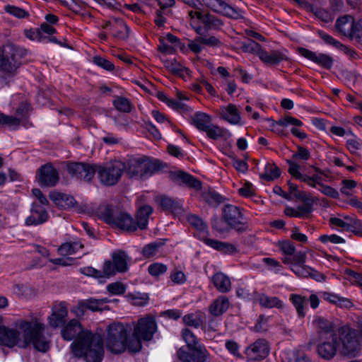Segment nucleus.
Segmentation results:
<instances>
[{"mask_svg":"<svg viewBox=\"0 0 362 362\" xmlns=\"http://www.w3.org/2000/svg\"><path fill=\"white\" fill-rule=\"evenodd\" d=\"M158 327L152 315H146L130 323L113 322L107 329L105 344L112 353L125 351L138 353L142 349V342L153 339Z\"/></svg>","mask_w":362,"mask_h":362,"instance_id":"1","label":"nucleus"},{"mask_svg":"<svg viewBox=\"0 0 362 362\" xmlns=\"http://www.w3.org/2000/svg\"><path fill=\"white\" fill-rule=\"evenodd\" d=\"M15 326L0 325L1 346L26 349L32 345L40 352L49 350L51 341L44 334L46 325L40 318L32 315L30 320L21 319L16 321Z\"/></svg>","mask_w":362,"mask_h":362,"instance_id":"2","label":"nucleus"},{"mask_svg":"<svg viewBox=\"0 0 362 362\" xmlns=\"http://www.w3.org/2000/svg\"><path fill=\"white\" fill-rule=\"evenodd\" d=\"M279 249L284 256L281 261L284 264L289 265L290 269L299 277H310L317 281L324 280V275L313 268L305 264L307 252L296 251L294 244L290 240L279 241Z\"/></svg>","mask_w":362,"mask_h":362,"instance_id":"3","label":"nucleus"},{"mask_svg":"<svg viewBox=\"0 0 362 362\" xmlns=\"http://www.w3.org/2000/svg\"><path fill=\"white\" fill-rule=\"evenodd\" d=\"M71 349L74 356H83L86 362H101L103 357V339L92 332L83 341H73Z\"/></svg>","mask_w":362,"mask_h":362,"instance_id":"4","label":"nucleus"},{"mask_svg":"<svg viewBox=\"0 0 362 362\" xmlns=\"http://www.w3.org/2000/svg\"><path fill=\"white\" fill-rule=\"evenodd\" d=\"M124 171L129 177L136 179H146L160 169L158 160L145 156H137L129 158L124 162Z\"/></svg>","mask_w":362,"mask_h":362,"instance_id":"5","label":"nucleus"},{"mask_svg":"<svg viewBox=\"0 0 362 362\" xmlns=\"http://www.w3.org/2000/svg\"><path fill=\"white\" fill-rule=\"evenodd\" d=\"M288 164V172L295 178L305 182L310 187L316 188L320 187L319 190L325 195L334 199L339 197V194L337 189L333 187L325 185L323 183V173L319 168H315V173L313 175H303L300 173V166L293 160H287Z\"/></svg>","mask_w":362,"mask_h":362,"instance_id":"6","label":"nucleus"},{"mask_svg":"<svg viewBox=\"0 0 362 362\" xmlns=\"http://www.w3.org/2000/svg\"><path fill=\"white\" fill-rule=\"evenodd\" d=\"M340 353L344 356L355 357L359 354L361 351L362 344V329L360 331L350 328H342L339 331L338 337Z\"/></svg>","mask_w":362,"mask_h":362,"instance_id":"7","label":"nucleus"},{"mask_svg":"<svg viewBox=\"0 0 362 362\" xmlns=\"http://www.w3.org/2000/svg\"><path fill=\"white\" fill-rule=\"evenodd\" d=\"M100 182L106 186L116 185L124 172V163L119 160H113L103 165H95Z\"/></svg>","mask_w":362,"mask_h":362,"instance_id":"8","label":"nucleus"},{"mask_svg":"<svg viewBox=\"0 0 362 362\" xmlns=\"http://www.w3.org/2000/svg\"><path fill=\"white\" fill-rule=\"evenodd\" d=\"M23 56V52L20 48L13 45H5L0 56V68L8 73L14 72L21 65Z\"/></svg>","mask_w":362,"mask_h":362,"instance_id":"9","label":"nucleus"},{"mask_svg":"<svg viewBox=\"0 0 362 362\" xmlns=\"http://www.w3.org/2000/svg\"><path fill=\"white\" fill-rule=\"evenodd\" d=\"M223 221L228 228L238 231H245L248 229L247 220L245 218L240 209L234 205L227 204L223 208Z\"/></svg>","mask_w":362,"mask_h":362,"instance_id":"10","label":"nucleus"},{"mask_svg":"<svg viewBox=\"0 0 362 362\" xmlns=\"http://www.w3.org/2000/svg\"><path fill=\"white\" fill-rule=\"evenodd\" d=\"M90 333L91 332L83 328L81 322L76 319H72L64 323L61 327L62 337L68 341L74 339V341H83Z\"/></svg>","mask_w":362,"mask_h":362,"instance_id":"11","label":"nucleus"},{"mask_svg":"<svg viewBox=\"0 0 362 362\" xmlns=\"http://www.w3.org/2000/svg\"><path fill=\"white\" fill-rule=\"evenodd\" d=\"M112 262L107 261L103 264V273L107 277L117 272H125L128 269V263L130 257L122 250H117L112 253Z\"/></svg>","mask_w":362,"mask_h":362,"instance_id":"12","label":"nucleus"},{"mask_svg":"<svg viewBox=\"0 0 362 362\" xmlns=\"http://www.w3.org/2000/svg\"><path fill=\"white\" fill-rule=\"evenodd\" d=\"M320 341L317 346L318 355L326 360L333 358L339 349V339L336 333H331L329 336L321 337Z\"/></svg>","mask_w":362,"mask_h":362,"instance_id":"13","label":"nucleus"},{"mask_svg":"<svg viewBox=\"0 0 362 362\" xmlns=\"http://www.w3.org/2000/svg\"><path fill=\"white\" fill-rule=\"evenodd\" d=\"M189 24L194 25L197 20L200 21L206 30H218L223 25V21L209 13H204L202 10H191L188 11Z\"/></svg>","mask_w":362,"mask_h":362,"instance_id":"14","label":"nucleus"},{"mask_svg":"<svg viewBox=\"0 0 362 362\" xmlns=\"http://www.w3.org/2000/svg\"><path fill=\"white\" fill-rule=\"evenodd\" d=\"M202 1L206 7L216 13L234 19L243 18L242 10L233 7L222 0H202Z\"/></svg>","mask_w":362,"mask_h":362,"instance_id":"15","label":"nucleus"},{"mask_svg":"<svg viewBox=\"0 0 362 362\" xmlns=\"http://www.w3.org/2000/svg\"><path fill=\"white\" fill-rule=\"evenodd\" d=\"M66 168L71 177L85 181H90L96 173L95 165L83 163H69Z\"/></svg>","mask_w":362,"mask_h":362,"instance_id":"16","label":"nucleus"},{"mask_svg":"<svg viewBox=\"0 0 362 362\" xmlns=\"http://www.w3.org/2000/svg\"><path fill=\"white\" fill-rule=\"evenodd\" d=\"M36 178L42 187H53L59 179L57 170L51 164L40 167L37 171Z\"/></svg>","mask_w":362,"mask_h":362,"instance_id":"17","label":"nucleus"},{"mask_svg":"<svg viewBox=\"0 0 362 362\" xmlns=\"http://www.w3.org/2000/svg\"><path fill=\"white\" fill-rule=\"evenodd\" d=\"M68 315V309L64 303H56L52 308V313L47 317V322L50 327L57 328L62 325Z\"/></svg>","mask_w":362,"mask_h":362,"instance_id":"18","label":"nucleus"},{"mask_svg":"<svg viewBox=\"0 0 362 362\" xmlns=\"http://www.w3.org/2000/svg\"><path fill=\"white\" fill-rule=\"evenodd\" d=\"M170 179L180 186H185L199 189L201 188V182L192 175L181 170L173 171L170 173Z\"/></svg>","mask_w":362,"mask_h":362,"instance_id":"19","label":"nucleus"},{"mask_svg":"<svg viewBox=\"0 0 362 362\" xmlns=\"http://www.w3.org/2000/svg\"><path fill=\"white\" fill-rule=\"evenodd\" d=\"M258 57L264 64L269 66H276L281 62L288 59L285 51L275 49L267 51L263 48L259 53Z\"/></svg>","mask_w":362,"mask_h":362,"instance_id":"20","label":"nucleus"},{"mask_svg":"<svg viewBox=\"0 0 362 362\" xmlns=\"http://www.w3.org/2000/svg\"><path fill=\"white\" fill-rule=\"evenodd\" d=\"M269 354V346L265 340L259 339L251 344L246 350L247 358L252 361L264 358Z\"/></svg>","mask_w":362,"mask_h":362,"instance_id":"21","label":"nucleus"},{"mask_svg":"<svg viewBox=\"0 0 362 362\" xmlns=\"http://www.w3.org/2000/svg\"><path fill=\"white\" fill-rule=\"evenodd\" d=\"M311 326L317 330L320 338L335 333L332 322L319 315L313 317Z\"/></svg>","mask_w":362,"mask_h":362,"instance_id":"22","label":"nucleus"},{"mask_svg":"<svg viewBox=\"0 0 362 362\" xmlns=\"http://www.w3.org/2000/svg\"><path fill=\"white\" fill-rule=\"evenodd\" d=\"M299 53L304 57L314 62L325 69H329L333 64V59L325 54H317L305 48H299Z\"/></svg>","mask_w":362,"mask_h":362,"instance_id":"23","label":"nucleus"},{"mask_svg":"<svg viewBox=\"0 0 362 362\" xmlns=\"http://www.w3.org/2000/svg\"><path fill=\"white\" fill-rule=\"evenodd\" d=\"M180 100H175L169 98L167 95L161 91H156V96L160 100L165 103L169 107H171L175 111L189 112L191 111V107L187 103H183L182 100H188L187 98L179 94Z\"/></svg>","mask_w":362,"mask_h":362,"instance_id":"24","label":"nucleus"},{"mask_svg":"<svg viewBox=\"0 0 362 362\" xmlns=\"http://www.w3.org/2000/svg\"><path fill=\"white\" fill-rule=\"evenodd\" d=\"M202 240L208 246L225 255L237 252L235 246L230 243L222 242L208 237L202 238Z\"/></svg>","mask_w":362,"mask_h":362,"instance_id":"25","label":"nucleus"},{"mask_svg":"<svg viewBox=\"0 0 362 362\" xmlns=\"http://www.w3.org/2000/svg\"><path fill=\"white\" fill-rule=\"evenodd\" d=\"M110 301V300L106 298L100 299L90 298L88 299L80 301L78 304V308L81 310L88 309L93 312L99 311L105 309L104 305Z\"/></svg>","mask_w":362,"mask_h":362,"instance_id":"26","label":"nucleus"},{"mask_svg":"<svg viewBox=\"0 0 362 362\" xmlns=\"http://www.w3.org/2000/svg\"><path fill=\"white\" fill-rule=\"evenodd\" d=\"M230 305L227 297L221 296L214 300L209 307V312L213 316H220L228 309Z\"/></svg>","mask_w":362,"mask_h":362,"instance_id":"27","label":"nucleus"},{"mask_svg":"<svg viewBox=\"0 0 362 362\" xmlns=\"http://www.w3.org/2000/svg\"><path fill=\"white\" fill-rule=\"evenodd\" d=\"M113 226L128 232L135 231L138 228L136 221L127 214L122 212H119Z\"/></svg>","mask_w":362,"mask_h":362,"instance_id":"28","label":"nucleus"},{"mask_svg":"<svg viewBox=\"0 0 362 362\" xmlns=\"http://www.w3.org/2000/svg\"><path fill=\"white\" fill-rule=\"evenodd\" d=\"M47 219V214L42 206L34 205L31 214L25 219L28 226L38 225L44 223Z\"/></svg>","mask_w":362,"mask_h":362,"instance_id":"29","label":"nucleus"},{"mask_svg":"<svg viewBox=\"0 0 362 362\" xmlns=\"http://www.w3.org/2000/svg\"><path fill=\"white\" fill-rule=\"evenodd\" d=\"M258 302L262 308H276L281 310L284 308V303L276 296H269L264 293H260L257 297Z\"/></svg>","mask_w":362,"mask_h":362,"instance_id":"30","label":"nucleus"},{"mask_svg":"<svg viewBox=\"0 0 362 362\" xmlns=\"http://www.w3.org/2000/svg\"><path fill=\"white\" fill-rule=\"evenodd\" d=\"M320 296H322V299L324 300L341 308H347L351 307L353 305L349 299L339 296L334 293L320 291Z\"/></svg>","mask_w":362,"mask_h":362,"instance_id":"31","label":"nucleus"},{"mask_svg":"<svg viewBox=\"0 0 362 362\" xmlns=\"http://www.w3.org/2000/svg\"><path fill=\"white\" fill-rule=\"evenodd\" d=\"M354 20L350 16L339 18L336 22V28L339 33L345 36L351 37L354 29Z\"/></svg>","mask_w":362,"mask_h":362,"instance_id":"32","label":"nucleus"},{"mask_svg":"<svg viewBox=\"0 0 362 362\" xmlns=\"http://www.w3.org/2000/svg\"><path fill=\"white\" fill-rule=\"evenodd\" d=\"M212 281L217 290L221 293H226L231 288L229 278L222 272L216 273L212 276Z\"/></svg>","mask_w":362,"mask_h":362,"instance_id":"33","label":"nucleus"},{"mask_svg":"<svg viewBox=\"0 0 362 362\" xmlns=\"http://www.w3.org/2000/svg\"><path fill=\"white\" fill-rule=\"evenodd\" d=\"M159 203L163 209L170 211L173 214H180L182 212V203L180 201L162 196L159 198Z\"/></svg>","mask_w":362,"mask_h":362,"instance_id":"34","label":"nucleus"},{"mask_svg":"<svg viewBox=\"0 0 362 362\" xmlns=\"http://www.w3.org/2000/svg\"><path fill=\"white\" fill-rule=\"evenodd\" d=\"M289 300L295 308L298 317L299 318L305 317L307 298L299 294L292 293L289 296Z\"/></svg>","mask_w":362,"mask_h":362,"instance_id":"35","label":"nucleus"},{"mask_svg":"<svg viewBox=\"0 0 362 362\" xmlns=\"http://www.w3.org/2000/svg\"><path fill=\"white\" fill-rule=\"evenodd\" d=\"M119 212L117 209L108 205L101 206L99 210L100 218L112 226L115 223L116 218Z\"/></svg>","mask_w":362,"mask_h":362,"instance_id":"36","label":"nucleus"},{"mask_svg":"<svg viewBox=\"0 0 362 362\" xmlns=\"http://www.w3.org/2000/svg\"><path fill=\"white\" fill-rule=\"evenodd\" d=\"M152 211V207L148 205H144L139 209L136 221L138 228L145 229L146 228L149 216Z\"/></svg>","mask_w":362,"mask_h":362,"instance_id":"37","label":"nucleus"},{"mask_svg":"<svg viewBox=\"0 0 362 362\" xmlns=\"http://www.w3.org/2000/svg\"><path fill=\"white\" fill-rule=\"evenodd\" d=\"M189 120L194 126L202 132L212 124V118L209 115H192Z\"/></svg>","mask_w":362,"mask_h":362,"instance_id":"38","label":"nucleus"},{"mask_svg":"<svg viewBox=\"0 0 362 362\" xmlns=\"http://www.w3.org/2000/svg\"><path fill=\"white\" fill-rule=\"evenodd\" d=\"M83 247L80 241L66 242L60 245L58 252L60 255L68 256L76 253Z\"/></svg>","mask_w":362,"mask_h":362,"instance_id":"39","label":"nucleus"},{"mask_svg":"<svg viewBox=\"0 0 362 362\" xmlns=\"http://www.w3.org/2000/svg\"><path fill=\"white\" fill-rule=\"evenodd\" d=\"M187 221L199 233V239L202 240V238L206 237L207 226L201 218L196 215L191 214L188 216Z\"/></svg>","mask_w":362,"mask_h":362,"instance_id":"40","label":"nucleus"},{"mask_svg":"<svg viewBox=\"0 0 362 362\" xmlns=\"http://www.w3.org/2000/svg\"><path fill=\"white\" fill-rule=\"evenodd\" d=\"M55 200L57 205L61 206L62 207H74L78 212H82L80 209H78L77 206H76V201L74 198L71 196L57 193L53 197Z\"/></svg>","mask_w":362,"mask_h":362,"instance_id":"41","label":"nucleus"},{"mask_svg":"<svg viewBox=\"0 0 362 362\" xmlns=\"http://www.w3.org/2000/svg\"><path fill=\"white\" fill-rule=\"evenodd\" d=\"M204 314L201 312H196L185 315L182 320L186 325L198 328L204 324Z\"/></svg>","mask_w":362,"mask_h":362,"instance_id":"42","label":"nucleus"},{"mask_svg":"<svg viewBox=\"0 0 362 362\" xmlns=\"http://www.w3.org/2000/svg\"><path fill=\"white\" fill-rule=\"evenodd\" d=\"M163 63L165 67L174 74L181 76L184 73H186L187 74H189V70L187 67L182 65L175 59H167L165 60Z\"/></svg>","mask_w":362,"mask_h":362,"instance_id":"43","label":"nucleus"},{"mask_svg":"<svg viewBox=\"0 0 362 362\" xmlns=\"http://www.w3.org/2000/svg\"><path fill=\"white\" fill-rule=\"evenodd\" d=\"M23 115H0V125L16 128L22 123Z\"/></svg>","mask_w":362,"mask_h":362,"instance_id":"44","label":"nucleus"},{"mask_svg":"<svg viewBox=\"0 0 362 362\" xmlns=\"http://www.w3.org/2000/svg\"><path fill=\"white\" fill-rule=\"evenodd\" d=\"M267 120L270 123L269 127H271L273 131H274V128L276 125H281L283 127H288L289 125L300 127L303 124L299 119L288 116L281 119L277 122H275L272 119H267Z\"/></svg>","mask_w":362,"mask_h":362,"instance_id":"45","label":"nucleus"},{"mask_svg":"<svg viewBox=\"0 0 362 362\" xmlns=\"http://www.w3.org/2000/svg\"><path fill=\"white\" fill-rule=\"evenodd\" d=\"M13 293L24 298H32L35 296L36 291L28 285L16 284L13 286Z\"/></svg>","mask_w":362,"mask_h":362,"instance_id":"46","label":"nucleus"},{"mask_svg":"<svg viewBox=\"0 0 362 362\" xmlns=\"http://www.w3.org/2000/svg\"><path fill=\"white\" fill-rule=\"evenodd\" d=\"M280 175V169L276 165L267 163L265 165V171L261 177L266 180H273L279 177Z\"/></svg>","mask_w":362,"mask_h":362,"instance_id":"47","label":"nucleus"},{"mask_svg":"<svg viewBox=\"0 0 362 362\" xmlns=\"http://www.w3.org/2000/svg\"><path fill=\"white\" fill-rule=\"evenodd\" d=\"M128 298L131 300L132 305L137 306L146 305L149 300L148 294L139 292L129 293Z\"/></svg>","mask_w":362,"mask_h":362,"instance_id":"48","label":"nucleus"},{"mask_svg":"<svg viewBox=\"0 0 362 362\" xmlns=\"http://www.w3.org/2000/svg\"><path fill=\"white\" fill-rule=\"evenodd\" d=\"M207 136L212 139L216 140L221 137H223L226 134L227 131L220 127L214 124L213 123L209 126L204 131Z\"/></svg>","mask_w":362,"mask_h":362,"instance_id":"49","label":"nucleus"},{"mask_svg":"<svg viewBox=\"0 0 362 362\" xmlns=\"http://www.w3.org/2000/svg\"><path fill=\"white\" fill-rule=\"evenodd\" d=\"M182 337L183 340L186 342L187 347L190 350H192L194 348H196V346L199 344V340L197 338V337L189 329L186 328L182 329Z\"/></svg>","mask_w":362,"mask_h":362,"instance_id":"50","label":"nucleus"},{"mask_svg":"<svg viewBox=\"0 0 362 362\" xmlns=\"http://www.w3.org/2000/svg\"><path fill=\"white\" fill-rule=\"evenodd\" d=\"M163 245L162 242L158 241L149 243L144 247L142 255L146 258L153 257L158 252L160 247Z\"/></svg>","mask_w":362,"mask_h":362,"instance_id":"51","label":"nucleus"},{"mask_svg":"<svg viewBox=\"0 0 362 362\" xmlns=\"http://www.w3.org/2000/svg\"><path fill=\"white\" fill-rule=\"evenodd\" d=\"M202 197L209 204H218L222 202L221 196L211 189L204 190Z\"/></svg>","mask_w":362,"mask_h":362,"instance_id":"52","label":"nucleus"},{"mask_svg":"<svg viewBox=\"0 0 362 362\" xmlns=\"http://www.w3.org/2000/svg\"><path fill=\"white\" fill-rule=\"evenodd\" d=\"M115 108L124 113H129L132 111V105L127 98L117 97L113 102Z\"/></svg>","mask_w":362,"mask_h":362,"instance_id":"53","label":"nucleus"},{"mask_svg":"<svg viewBox=\"0 0 362 362\" xmlns=\"http://www.w3.org/2000/svg\"><path fill=\"white\" fill-rule=\"evenodd\" d=\"M191 351H193V354L195 356L194 362H205L209 358V353L206 349L205 346L200 344Z\"/></svg>","mask_w":362,"mask_h":362,"instance_id":"54","label":"nucleus"},{"mask_svg":"<svg viewBox=\"0 0 362 362\" xmlns=\"http://www.w3.org/2000/svg\"><path fill=\"white\" fill-rule=\"evenodd\" d=\"M61 4L72 11L74 13H78L80 8L88 7V4L81 0H71V2H68L66 0H59Z\"/></svg>","mask_w":362,"mask_h":362,"instance_id":"55","label":"nucleus"},{"mask_svg":"<svg viewBox=\"0 0 362 362\" xmlns=\"http://www.w3.org/2000/svg\"><path fill=\"white\" fill-rule=\"evenodd\" d=\"M261 45L254 40H249L247 43H243L241 49L244 52H249L259 56V53L262 50Z\"/></svg>","mask_w":362,"mask_h":362,"instance_id":"56","label":"nucleus"},{"mask_svg":"<svg viewBox=\"0 0 362 362\" xmlns=\"http://www.w3.org/2000/svg\"><path fill=\"white\" fill-rule=\"evenodd\" d=\"M204 47L207 46L212 48H218L223 45L221 40L214 35L201 36Z\"/></svg>","mask_w":362,"mask_h":362,"instance_id":"57","label":"nucleus"},{"mask_svg":"<svg viewBox=\"0 0 362 362\" xmlns=\"http://www.w3.org/2000/svg\"><path fill=\"white\" fill-rule=\"evenodd\" d=\"M109 116L115 125L118 127H125L132 120L127 117V115H109Z\"/></svg>","mask_w":362,"mask_h":362,"instance_id":"58","label":"nucleus"},{"mask_svg":"<svg viewBox=\"0 0 362 362\" xmlns=\"http://www.w3.org/2000/svg\"><path fill=\"white\" fill-rule=\"evenodd\" d=\"M284 361L287 360V362H309L308 358L302 353L291 351L288 354V356H285L282 358Z\"/></svg>","mask_w":362,"mask_h":362,"instance_id":"59","label":"nucleus"},{"mask_svg":"<svg viewBox=\"0 0 362 362\" xmlns=\"http://www.w3.org/2000/svg\"><path fill=\"white\" fill-rule=\"evenodd\" d=\"M93 62L97 66L107 71H113L115 69V65L110 61L100 56L94 57Z\"/></svg>","mask_w":362,"mask_h":362,"instance_id":"60","label":"nucleus"},{"mask_svg":"<svg viewBox=\"0 0 362 362\" xmlns=\"http://www.w3.org/2000/svg\"><path fill=\"white\" fill-rule=\"evenodd\" d=\"M103 28L107 29L110 28V30H116L117 28H127V24L121 18H113L111 21H108L103 25Z\"/></svg>","mask_w":362,"mask_h":362,"instance_id":"61","label":"nucleus"},{"mask_svg":"<svg viewBox=\"0 0 362 362\" xmlns=\"http://www.w3.org/2000/svg\"><path fill=\"white\" fill-rule=\"evenodd\" d=\"M341 184L340 191L341 194L347 196L352 194L354 189L357 186V182L353 180H343Z\"/></svg>","mask_w":362,"mask_h":362,"instance_id":"62","label":"nucleus"},{"mask_svg":"<svg viewBox=\"0 0 362 362\" xmlns=\"http://www.w3.org/2000/svg\"><path fill=\"white\" fill-rule=\"evenodd\" d=\"M148 271L151 276H158L166 272L167 267L161 263H153L149 265Z\"/></svg>","mask_w":362,"mask_h":362,"instance_id":"63","label":"nucleus"},{"mask_svg":"<svg viewBox=\"0 0 362 362\" xmlns=\"http://www.w3.org/2000/svg\"><path fill=\"white\" fill-rule=\"evenodd\" d=\"M178 358L183 362H194V354L189 353L185 348L181 347L177 351Z\"/></svg>","mask_w":362,"mask_h":362,"instance_id":"64","label":"nucleus"}]
</instances>
